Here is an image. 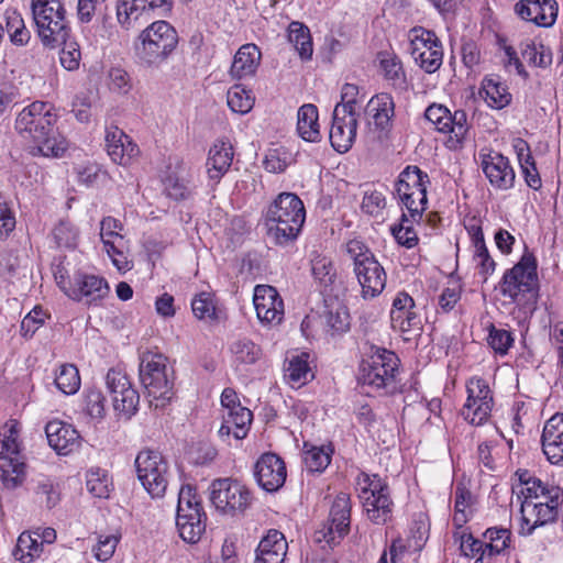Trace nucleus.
<instances>
[{
    "mask_svg": "<svg viewBox=\"0 0 563 563\" xmlns=\"http://www.w3.org/2000/svg\"><path fill=\"white\" fill-rule=\"evenodd\" d=\"M55 123L54 107L34 101L18 113L15 130L22 137L31 140L42 155L58 157L67 150L68 143L55 131Z\"/></svg>",
    "mask_w": 563,
    "mask_h": 563,
    "instance_id": "obj_1",
    "label": "nucleus"
},
{
    "mask_svg": "<svg viewBox=\"0 0 563 563\" xmlns=\"http://www.w3.org/2000/svg\"><path fill=\"white\" fill-rule=\"evenodd\" d=\"M306 220L301 199L292 192H282L269 205L265 214L267 234L278 245L295 241Z\"/></svg>",
    "mask_w": 563,
    "mask_h": 563,
    "instance_id": "obj_2",
    "label": "nucleus"
},
{
    "mask_svg": "<svg viewBox=\"0 0 563 563\" xmlns=\"http://www.w3.org/2000/svg\"><path fill=\"white\" fill-rule=\"evenodd\" d=\"M499 290L526 313L534 311L539 294L537 263L532 254H523L512 268L505 272Z\"/></svg>",
    "mask_w": 563,
    "mask_h": 563,
    "instance_id": "obj_3",
    "label": "nucleus"
},
{
    "mask_svg": "<svg viewBox=\"0 0 563 563\" xmlns=\"http://www.w3.org/2000/svg\"><path fill=\"white\" fill-rule=\"evenodd\" d=\"M37 35L45 47L57 48L69 38L70 26L60 0H32Z\"/></svg>",
    "mask_w": 563,
    "mask_h": 563,
    "instance_id": "obj_4",
    "label": "nucleus"
},
{
    "mask_svg": "<svg viewBox=\"0 0 563 563\" xmlns=\"http://www.w3.org/2000/svg\"><path fill=\"white\" fill-rule=\"evenodd\" d=\"M178 34L174 26L164 20L151 23L144 29L135 43L139 60L147 66H158L175 51Z\"/></svg>",
    "mask_w": 563,
    "mask_h": 563,
    "instance_id": "obj_5",
    "label": "nucleus"
},
{
    "mask_svg": "<svg viewBox=\"0 0 563 563\" xmlns=\"http://www.w3.org/2000/svg\"><path fill=\"white\" fill-rule=\"evenodd\" d=\"M399 362L393 351L373 345L360 364L358 380L375 390L393 393L396 389Z\"/></svg>",
    "mask_w": 563,
    "mask_h": 563,
    "instance_id": "obj_6",
    "label": "nucleus"
},
{
    "mask_svg": "<svg viewBox=\"0 0 563 563\" xmlns=\"http://www.w3.org/2000/svg\"><path fill=\"white\" fill-rule=\"evenodd\" d=\"M345 252L353 261V271L362 287L364 299L378 296L386 286V273L372 251L360 240H350Z\"/></svg>",
    "mask_w": 563,
    "mask_h": 563,
    "instance_id": "obj_7",
    "label": "nucleus"
},
{
    "mask_svg": "<svg viewBox=\"0 0 563 563\" xmlns=\"http://www.w3.org/2000/svg\"><path fill=\"white\" fill-rule=\"evenodd\" d=\"M20 424L16 420H9L2 428L0 435V479L8 489L19 487L25 479V463L18 441Z\"/></svg>",
    "mask_w": 563,
    "mask_h": 563,
    "instance_id": "obj_8",
    "label": "nucleus"
},
{
    "mask_svg": "<svg viewBox=\"0 0 563 563\" xmlns=\"http://www.w3.org/2000/svg\"><path fill=\"white\" fill-rule=\"evenodd\" d=\"M358 498L367 518L375 525H383L391 518L394 503L388 485L379 475L361 472L355 481Z\"/></svg>",
    "mask_w": 563,
    "mask_h": 563,
    "instance_id": "obj_9",
    "label": "nucleus"
},
{
    "mask_svg": "<svg viewBox=\"0 0 563 563\" xmlns=\"http://www.w3.org/2000/svg\"><path fill=\"white\" fill-rule=\"evenodd\" d=\"M207 516L201 500L190 485H185L178 494L176 527L180 538L188 543H196L206 531Z\"/></svg>",
    "mask_w": 563,
    "mask_h": 563,
    "instance_id": "obj_10",
    "label": "nucleus"
},
{
    "mask_svg": "<svg viewBox=\"0 0 563 563\" xmlns=\"http://www.w3.org/2000/svg\"><path fill=\"white\" fill-rule=\"evenodd\" d=\"M428 183V175L418 166H407L398 176L396 194L413 220L421 219L427 208Z\"/></svg>",
    "mask_w": 563,
    "mask_h": 563,
    "instance_id": "obj_11",
    "label": "nucleus"
},
{
    "mask_svg": "<svg viewBox=\"0 0 563 563\" xmlns=\"http://www.w3.org/2000/svg\"><path fill=\"white\" fill-rule=\"evenodd\" d=\"M139 481L152 498L164 497L170 477L165 457L154 450H142L135 457Z\"/></svg>",
    "mask_w": 563,
    "mask_h": 563,
    "instance_id": "obj_12",
    "label": "nucleus"
},
{
    "mask_svg": "<svg viewBox=\"0 0 563 563\" xmlns=\"http://www.w3.org/2000/svg\"><path fill=\"white\" fill-rule=\"evenodd\" d=\"M140 379L148 397L161 400L162 406L173 396V382L168 375L167 358L158 353L146 352L141 357Z\"/></svg>",
    "mask_w": 563,
    "mask_h": 563,
    "instance_id": "obj_13",
    "label": "nucleus"
},
{
    "mask_svg": "<svg viewBox=\"0 0 563 563\" xmlns=\"http://www.w3.org/2000/svg\"><path fill=\"white\" fill-rule=\"evenodd\" d=\"M210 500L218 511L236 516L251 506L252 495L242 483L231 478H219L211 484Z\"/></svg>",
    "mask_w": 563,
    "mask_h": 563,
    "instance_id": "obj_14",
    "label": "nucleus"
},
{
    "mask_svg": "<svg viewBox=\"0 0 563 563\" xmlns=\"http://www.w3.org/2000/svg\"><path fill=\"white\" fill-rule=\"evenodd\" d=\"M467 399L461 415L473 426H483L490 417L494 400L488 383L484 378L472 377L466 384Z\"/></svg>",
    "mask_w": 563,
    "mask_h": 563,
    "instance_id": "obj_15",
    "label": "nucleus"
},
{
    "mask_svg": "<svg viewBox=\"0 0 563 563\" xmlns=\"http://www.w3.org/2000/svg\"><path fill=\"white\" fill-rule=\"evenodd\" d=\"M424 117L439 132L450 134L454 147L462 145L468 132L465 111L455 110L452 113L446 107L434 103L427 108Z\"/></svg>",
    "mask_w": 563,
    "mask_h": 563,
    "instance_id": "obj_16",
    "label": "nucleus"
},
{
    "mask_svg": "<svg viewBox=\"0 0 563 563\" xmlns=\"http://www.w3.org/2000/svg\"><path fill=\"white\" fill-rule=\"evenodd\" d=\"M106 385L112 397L114 410L131 418L137 410L140 396L126 374L120 368H110L106 375Z\"/></svg>",
    "mask_w": 563,
    "mask_h": 563,
    "instance_id": "obj_17",
    "label": "nucleus"
},
{
    "mask_svg": "<svg viewBox=\"0 0 563 563\" xmlns=\"http://www.w3.org/2000/svg\"><path fill=\"white\" fill-rule=\"evenodd\" d=\"M253 302L257 319L263 325L275 327L284 319V301L275 287L257 285L254 288Z\"/></svg>",
    "mask_w": 563,
    "mask_h": 563,
    "instance_id": "obj_18",
    "label": "nucleus"
},
{
    "mask_svg": "<svg viewBox=\"0 0 563 563\" xmlns=\"http://www.w3.org/2000/svg\"><path fill=\"white\" fill-rule=\"evenodd\" d=\"M558 497L540 501L532 499L523 500L521 504V523L519 533L530 536L536 528L555 520L558 516Z\"/></svg>",
    "mask_w": 563,
    "mask_h": 563,
    "instance_id": "obj_19",
    "label": "nucleus"
},
{
    "mask_svg": "<svg viewBox=\"0 0 563 563\" xmlns=\"http://www.w3.org/2000/svg\"><path fill=\"white\" fill-rule=\"evenodd\" d=\"M109 292V284L103 277L77 272L74 274L71 289L67 290V297L75 301H84L88 306H98Z\"/></svg>",
    "mask_w": 563,
    "mask_h": 563,
    "instance_id": "obj_20",
    "label": "nucleus"
},
{
    "mask_svg": "<svg viewBox=\"0 0 563 563\" xmlns=\"http://www.w3.org/2000/svg\"><path fill=\"white\" fill-rule=\"evenodd\" d=\"M351 500L345 493H340L330 509L328 523L319 532L328 544H335L350 531Z\"/></svg>",
    "mask_w": 563,
    "mask_h": 563,
    "instance_id": "obj_21",
    "label": "nucleus"
},
{
    "mask_svg": "<svg viewBox=\"0 0 563 563\" xmlns=\"http://www.w3.org/2000/svg\"><path fill=\"white\" fill-rule=\"evenodd\" d=\"M254 476L264 490L277 492L287 477L285 462L275 453H265L254 465Z\"/></svg>",
    "mask_w": 563,
    "mask_h": 563,
    "instance_id": "obj_22",
    "label": "nucleus"
},
{
    "mask_svg": "<svg viewBox=\"0 0 563 563\" xmlns=\"http://www.w3.org/2000/svg\"><path fill=\"white\" fill-rule=\"evenodd\" d=\"M481 166L489 184L498 190H508L515 184V172L509 159L500 153H481Z\"/></svg>",
    "mask_w": 563,
    "mask_h": 563,
    "instance_id": "obj_23",
    "label": "nucleus"
},
{
    "mask_svg": "<svg viewBox=\"0 0 563 563\" xmlns=\"http://www.w3.org/2000/svg\"><path fill=\"white\" fill-rule=\"evenodd\" d=\"M356 130L357 114H350L344 108H334L329 139L336 152L345 153L352 147Z\"/></svg>",
    "mask_w": 563,
    "mask_h": 563,
    "instance_id": "obj_24",
    "label": "nucleus"
},
{
    "mask_svg": "<svg viewBox=\"0 0 563 563\" xmlns=\"http://www.w3.org/2000/svg\"><path fill=\"white\" fill-rule=\"evenodd\" d=\"M106 147L111 161L121 166L131 165L140 154L137 144L118 126L107 129Z\"/></svg>",
    "mask_w": 563,
    "mask_h": 563,
    "instance_id": "obj_25",
    "label": "nucleus"
},
{
    "mask_svg": "<svg viewBox=\"0 0 563 563\" xmlns=\"http://www.w3.org/2000/svg\"><path fill=\"white\" fill-rule=\"evenodd\" d=\"M555 0H520L515 5V12L525 21L538 26L550 27L558 16Z\"/></svg>",
    "mask_w": 563,
    "mask_h": 563,
    "instance_id": "obj_26",
    "label": "nucleus"
},
{
    "mask_svg": "<svg viewBox=\"0 0 563 563\" xmlns=\"http://www.w3.org/2000/svg\"><path fill=\"white\" fill-rule=\"evenodd\" d=\"M56 540V531L53 528H44L33 532H22L14 549V556L22 562H31L38 558L44 544H52Z\"/></svg>",
    "mask_w": 563,
    "mask_h": 563,
    "instance_id": "obj_27",
    "label": "nucleus"
},
{
    "mask_svg": "<svg viewBox=\"0 0 563 563\" xmlns=\"http://www.w3.org/2000/svg\"><path fill=\"white\" fill-rule=\"evenodd\" d=\"M45 433L49 446L60 455L73 453L81 443L78 431L71 424L60 420L49 421L45 427Z\"/></svg>",
    "mask_w": 563,
    "mask_h": 563,
    "instance_id": "obj_28",
    "label": "nucleus"
},
{
    "mask_svg": "<svg viewBox=\"0 0 563 563\" xmlns=\"http://www.w3.org/2000/svg\"><path fill=\"white\" fill-rule=\"evenodd\" d=\"M415 307V300L407 292L397 294L390 310V323L394 330L405 333L420 329V318Z\"/></svg>",
    "mask_w": 563,
    "mask_h": 563,
    "instance_id": "obj_29",
    "label": "nucleus"
},
{
    "mask_svg": "<svg viewBox=\"0 0 563 563\" xmlns=\"http://www.w3.org/2000/svg\"><path fill=\"white\" fill-rule=\"evenodd\" d=\"M541 443L549 462L559 464L563 461V413H555L545 422Z\"/></svg>",
    "mask_w": 563,
    "mask_h": 563,
    "instance_id": "obj_30",
    "label": "nucleus"
},
{
    "mask_svg": "<svg viewBox=\"0 0 563 563\" xmlns=\"http://www.w3.org/2000/svg\"><path fill=\"white\" fill-rule=\"evenodd\" d=\"M365 113L368 117V125H374L380 132L389 130L395 114L394 99L389 93L382 92L371 98Z\"/></svg>",
    "mask_w": 563,
    "mask_h": 563,
    "instance_id": "obj_31",
    "label": "nucleus"
},
{
    "mask_svg": "<svg viewBox=\"0 0 563 563\" xmlns=\"http://www.w3.org/2000/svg\"><path fill=\"white\" fill-rule=\"evenodd\" d=\"M234 156L233 146L230 142L217 141L209 150L206 162L208 177L214 183L228 173Z\"/></svg>",
    "mask_w": 563,
    "mask_h": 563,
    "instance_id": "obj_32",
    "label": "nucleus"
},
{
    "mask_svg": "<svg viewBox=\"0 0 563 563\" xmlns=\"http://www.w3.org/2000/svg\"><path fill=\"white\" fill-rule=\"evenodd\" d=\"M262 59L260 48L252 43L242 45L233 57L230 68L232 79L241 80L255 75Z\"/></svg>",
    "mask_w": 563,
    "mask_h": 563,
    "instance_id": "obj_33",
    "label": "nucleus"
},
{
    "mask_svg": "<svg viewBox=\"0 0 563 563\" xmlns=\"http://www.w3.org/2000/svg\"><path fill=\"white\" fill-rule=\"evenodd\" d=\"M287 549L284 534L276 529H271L260 541L254 563H283Z\"/></svg>",
    "mask_w": 563,
    "mask_h": 563,
    "instance_id": "obj_34",
    "label": "nucleus"
},
{
    "mask_svg": "<svg viewBox=\"0 0 563 563\" xmlns=\"http://www.w3.org/2000/svg\"><path fill=\"white\" fill-rule=\"evenodd\" d=\"M219 437L227 440L232 434L234 439L242 440L249 433L253 413L246 407H235V410L223 413Z\"/></svg>",
    "mask_w": 563,
    "mask_h": 563,
    "instance_id": "obj_35",
    "label": "nucleus"
},
{
    "mask_svg": "<svg viewBox=\"0 0 563 563\" xmlns=\"http://www.w3.org/2000/svg\"><path fill=\"white\" fill-rule=\"evenodd\" d=\"M479 93L493 109H503L511 102L507 85L495 75L486 76L483 79Z\"/></svg>",
    "mask_w": 563,
    "mask_h": 563,
    "instance_id": "obj_36",
    "label": "nucleus"
},
{
    "mask_svg": "<svg viewBox=\"0 0 563 563\" xmlns=\"http://www.w3.org/2000/svg\"><path fill=\"white\" fill-rule=\"evenodd\" d=\"M288 41L297 51L302 60H310L313 54V44L310 30L299 21L288 25Z\"/></svg>",
    "mask_w": 563,
    "mask_h": 563,
    "instance_id": "obj_37",
    "label": "nucleus"
},
{
    "mask_svg": "<svg viewBox=\"0 0 563 563\" xmlns=\"http://www.w3.org/2000/svg\"><path fill=\"white\" fill-rule=\"evenodd\" d=\"M297 131L308 142H316L320 139L318 109L314 104L307 103L298 110Z\"/></svg>",
    "mask_w": 563,
    "mask_h": 563,
    "instance_id": "obj_38",
    "label": "nucleus"
},
{
    "mask_svg": "<svg viewBox=\"0 0 563 563\" xmlns=\"http://www.w3.org/2000/svg\"><path fill=\"white\" fill-rule=\"evenodd\" d=\"M308 357L307 353H301L289 358L285 368V377L291 386L300 387L313 378Z\"/></svg>",
    "mask_w": 563,
    "mask_h": 563,
    "instance_id": "obj_39",
    "label": "nucleus"
},
{
    "mask_svg": "<svg viewBox=\"0 0 563 563\" xmlns=\"http://www.w3.org/2000/svg\"><path fill=\"white\" fill-rule=\"evenodd\" d=\"M86 487L97 498H109L113 489V483L108 471L91 467L86 472Z\"/></svg>",
    "mask_w": 563,
    "mask_h": 563,
    "instance_id": "obj_40",
    "label": "nucleus"
},
{
    "mask_svg": "<svg viewBox=\"0 0 563 563\" xmlns=\"http://www.w3.org/2000/svg\"><path fill=\"white\" fill-rule=\"evenodd\" d=\"M516 148L518 151V159L527 185L533 190L540 189L542 186L541 177L534 165L527 143L520 140L516 145Z\"/></svg>",
    "mask_w": 563,
    "mask_h": 563,
    "instance_id": "obj_41",
    "label": "nucleus"
},
{
    "mask_svg": "<svg viewBox=\"0 0 563 563\" xmlns=\"http://www.w3.org/2000/svg\"><path fill=\"white\" fill-rule=\"evenodd\" d=\"M454 539L460 541V549L463 555L476 558L475 563H490L485 549V543L475 539L472 533H467L466 531H456L454 532Z\"/></svg>",
    "mask_w": 563,
    "mask_h": 563,
    "instance_id": "obj_42",
    "label": "nucleus"
},
{
    "mask_svg": "<svg viewBox=\"0 0 563 563\" xmlns=\"http://www.w3.org/2000/svg\"><path fill=\"white\" fill-rule=\"evenodd\" d=\"M521 55L529 65L541 68L549 67L553 59L551 48L542 42L534 41H528L523 44Z\"/></svg>",
    "mask_w": 563,
    "mask_h": 563,
    "instance_id": "obj_43",
    "label": "nucleus"
},
{
    "mask_svg": "<svg viewBox=\"0 0 563 563\" xmlns=\"http://www.w3.org/2000/svg\"><path fill=\"white\" fill-rule=\"evenodd\" d=\"M54 384L65 395H74L80 388V375L74 364H62L56 371Z\"/></svg>",
    "mask_w": 563,
    "mask_h": 563,
    "instance_id": "obj_44",
    "label": "nucleus"
},
{
    "mask_svg": "<svg viewBox=\"0 0 563 563\" xmlns=\"http://www.w3.org/2000/svg\"><path fill=\"white\" fill-rule=\"evenodd\" d=\"M419 220H413L409 213L404 212L400 222L390 228L391 235L399 245L412 249L418 244L419 238L412 224L413 222H419Z\"/></svg>",
    "mask_w": 563,
    "mask_h": 563,
    "instance_id": "obj_45",
    "label": "nucleus"
},
{
    "mask_svg": "<svg viewBox=\"0 0 563 563\" xmlns=\"http://www.w3.org/2000/svg\"><path fill=\"white\" fill-rule=\"evenodd\" d=\"M379 66L385 79L394 86H401L405 82V71L400 59L390 52L378 53Z\"/></svg>",
    "mask_w": 563,
    "mask_h": 563,
    "instance_id": "obj_46",
    "label": "nucleus"
},
{
    "mask_svg": "<svg viewBox=\"0 0 563 563\" xmlns=\"http://www.w3.org/2000/svg\"><path fill=\"white\" fill-rule=\"evenodd\" d=\"M5 30L13 45L25 46L31 40V32L22 15L16 11L7 12Z\"/></svg>",
    "mask_w": 563,
    "mask_h": 563,
    "instance_id": "obj_47",
    "label": "nucleus"
},
{
    "mask_svg": "<svg viewBox=\"0 0 563 563\" xmlns=\"http://www.w3.org/2000/svg\"><path fill=\"white\" fill-rule=\"evenodd\" d=\"M485 549L489 559L503 553L510 543L511 532L506 528H488L484 534Z\"/></svg>",
    "mask_w": 563,
    "mask_h": 563,
    "instance_id": "obj_48",
    "label": "nucleus"
},
{
    "mask_svg": "<svg viewBox=\"0 0 563 563\" xmlns=\"http://www.w3.org/2000/svg\"><path fill=\"white\" fill-rule=\"evenodd\" d=\"M227 102L233 112L245 114L252 110L254 98L242 85H234L228 90Z\"/></svg>",
    "mask_w": 563,
    "mask_h": 563,
    "instance_id": "obj_49",
    "label": "nucleus"
},
{
    "mask_svg": "<svg viewBox=\"0 0 563 563\" xmlns=\"http://www.w3.org/2000/svg\"><path fill=\"white\" fill-rule=\"evenodd\" d=\"M387 201L384 192L373 185L365 186L363 190L362 211L372 217H379L386 208Z\"/></svg>",
    "mask_w": 563,
    "mask_h": 563,
    "instance_id": "obj_50",
    "label": "nucleus"
},
{
    "mask_svg": "<svg viewBox=\"0 0 563 563\" xmlns=\"http://www.w3.org/2000/svg\"><path fill=\"white\" fill-rule=\"evenodd\" d=\"M332 451L324 446H311L303 452V462L310 473L323 472L331 462Z\"/></svg>",
    "mask_w": 563,
    "mask_h": 563,
    "instance_id": "obj_51",
    "label": "nucleus"
},
{
    "mask_svg": "<svg viewBox=\"0 0 563 563\" xmlns=\"http://www.w3.org/2000/svg\"><path fill=\"white\" fill-rule=\"evenodd\" d=\"M231 352L234 355L235 362L241 364H254L262 355L261 347L245 338L233 342Z\"/></svg>",
    "mask_w": 563,
    "mask_h": 563,
    "instance_id": "obj_52",
    "label": "nucleus"
},
{
    "mask_svg": "<svg viewBox=\"0 0 563 563\" xmlns=\"http://www.w3.org/2000/svg\"><path fill=\"white\" fill-rule=\"evenodd\" d=\"M311 272L314 279H317L324 287L331 285L336 276L332 261L329 257L320 254H316L311 258Z\"/></svg>",
    "mask_w": 563,
    "mask_h": 563,
    "instance_id": "obj_53",
    "label": "nucleus"
},
{
    "mask_svg": "<svg viewBox=\"0 0 563 563\" xmlns=\"http://www.w3.org/2000/svg\"><path fill=\"white\" fill-rule=\"evenodd\" d=\"M52 236L58 247L75 249L78 243L79 232L69 221L60 220L53 229Z\"/></svg>",
    "mask_w": 563,
    "mask_h": 563,
    "instance_id": "obj_54",
    "label": "nucleus"
},
{
    "mask_svg": "<svg viewBox=\"0 0 563 563\" xmlns=\"http://www.w3.org/2000/svg\"><path fill=\"white\" fill-rule=\"evenodd\" d=\"M323 319L325 327L332 334L344 333L350 329V314L343 306L329 309L324 313Z\"/></svg>",
    "mask_w": 563,
    "mask_h": 563,
    "instance_id": "obj_55",
    "label": "nucleus"
},
{
    "mask_svg": "<svg viewBox=\"0 0 563 563\" xmlns=\"http://www.w3.org/2000/svg\"><path fill=\"white\" fill-rule=\"evenodd\" d=\"M410 46L411 55L416 59V55L426 54V52L433 48L439 40L432 31L424 30L422 27H415L410 32Z\"/></svg>",
    "mask_w": 563,
    "mask_h": 563,
    "instance_id": "obj_56",
    "label": "nucleus"
},
{
    "mask_svg": "<svg viewBox=\"0 0 563 563\" xmlns=\"http://www.w3.org/2000/svg\"><path fill=\"white\" fill-rule=\"evenodd\" d=\"M123 229L121 221L113 217H104L100 222V239L104 246L114 247V243H121L124 238L120 233Z\"/></svg>",
    "mask_w": 563,
    "mask_h": 563,
    "instance_id": "obj_57",
    "label": "nucleus"
},
{
    "mask_svg": "<svg viewBox=\"0 0 563 563\" xmlns=\"http://www.w3.org/2000/svg\"><path fill=\"white\" fill-rule=\"evenodd\" d=\"M191 309L199 320L212 321L217 319V308L210 292H200L191 301Z\"/></svg>",
    "mask_w": 563,
    "mask_h": 563,
    "instance_id": "obj_58",
    "label": "nucleus"
},
{
    "mask_svg": "<svg viewBox=\"0 0 563 563\" xmlns=\"http://www.w3.org/2000/svg\"><path fill=\"white\" fill-rule=\"evenodd\" d=\"M120 540L121 533L119 531L110 534H100L96 545L92 549L95 558L101 562H107L110 560L113 556Z\"/></svg>",
    "mask_w": 563,
    "mask_h": 563,
    "instance_id": "obj_59",
    "label": "nucleus"
},
{
    "mask_svg": "<svg viewBox=\"0 0 563 563\" xmlns=\"http://www.w3.org/2000/svg\"><path fill=\"white\" fill-rule=\"evenodd\" d=\"M487 342L496 353L505 355L512 345L514 338L509 331L505 329H497L492 324L489 327Z\"/></svg>",
    "mask_w": 563,
    "mask_h": 563,
    "instance_id": "obj_60",
    "label": "nucleus"
},
{
    "mask_svg": "<svg viewBox=\"0 0 563 563\" xmlns=\"http://www.w3.org/2000/svg\"><path fill=\"white\" fill-rule=\"evenodd\" d=\"M442 59H443L442 45L438 41L435 44H433V48L430 51L428 49L426 52V54L416 55L415 60L427 73L432 74L440 68V66L442 65Z\"/></svg>",
    "mask_w": 563,
    "mask_h": 563,
    "instance_id": "obj_61",
    "label": "nucleus"
},
{
    "mask_svg": "<svg viewBox=\"0 0 563 563\" xmlns=\"http://www.w3.org/2000/svg\"><path fill=\"white\" fill-rule=\"evenodd\" d=\"M35 494L47 508L54 507L58 501V493L49 477L41 476L36 479Z\"/></svg>",
    "mask_w": 563,
    "mask_h": 563,
    "instance_id": "obj_62",
    "label": "nucleus"
},
{
    "mask_svg": "<svg viewBox=\"0 0 563 563\" xmlns=\"http://www.w3.org/2000/svg\"><path fill=\"white\" fill-rule=\"evenodd\" d=\"M106 398L101 390L89 388L85 395V410L93 419H101L104 416Z\"/></svg>",
    "mask_w": 563,
    "mask_h": 563,
    "instance_id": "obj_63",
    "label": "nucleus"
},
{
    "mask_svg": "<svg viewBox=\"0 0 563 563\" xmlns=\"http://www.w3.org/2000/svg\"><path fill=\"white\" fill-rule=\"evenodd\" d=\"M462 287L459 280H449L439 296V307L443 312L451 311L461 299Z\"/></svg>",
    "mask_w": 563,
    "mask_h": 563,
    "instance_id": "obj_64",
    "label": "nucleus"
}]
</instances>
